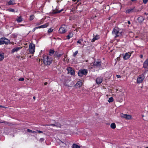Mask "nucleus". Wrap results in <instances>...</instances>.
I'll use <instances>...</instances> for the list:
<instances>
[{
    "label": "nucleus",
    "mask_w": 148,
    "mask_h": 148,
    "mask_svg": "<svg viewBox=\"0 0 148 148\" xmlns=\"http://www.w3.org/2000/svg\"><path fill=\"white\" fill-rule=\"evenodd\" d=\"M43 61L45 64L49 65L52 63V59L50 57L44 55L43 57Z\"/></svg>",
    "instance_id": "f257e3e1"
},
{
    "label": "nucleus",
    "mask_w": 148,
    "mask_h": 148,
    "mask_svg": "<svg viewBox=\"0 0 148 148\" xmlns=\"http://www.w3.org/2000/svg\"><path fill=\"white\" fill-rule=\"evenodd\" d=\"M10 43V41L5 37H2L0 38V45H8Z\"/></svg>",
    "instance_id": "f03ea898"
},
{
    "label": "nucleus",
    "mask_w": 148,
    "mask_h": 148,
    "mask_svg": "<svg viewBox=\"0 0 148 148\" xmlns=\"http://www.w3.org/2000/svg\"><path fill=\"white\" fill-rule=\"evenodd\" d=\"M112 34L114 36L115 38L117 37H121L122 36V32L115 29H114L113 30L112 32Z\"/></svg>",
    "instance_id": "7ed1b4c3"
},
{
    "label": "nucleus",
    "mask_w": 148,
    "mask_h": 148,
    "mask_svg": "<svg viewBox=\"0 0 148 148\" xmlns=\"http://www.w3.org/2000/svg\"><path fill=\"white\" fill-rule=\"evenodd\" d=\"M35 46L33 43L30 44L29 47V52L31 53H34L35 51Z\"/></svg>",
    "instance_id": "20e7f679"
},
{
    "label": "nucleus",
    "mask_w": 148,
    "mask_h": 148,
    "mask_svg": "<svg viewBox=\"0 0 148 148\" xmlns=\"http://www.w3.org/2000/svg\"><path fill=\"white\" fill-rule=\"evenodd\" d=\"M145 78L144 75L142 74L139 76L137 79V82L138 83H141Z\"/></svg>",
    "instance_id": "39448f33"
},
{
    "label": "nucleus",
    "mask_w": 148,
    "mask_h": 148,
    "mask_svg": "<svg viewBox=\"0 0 148 148\" xmlns=\"http://www.w3.org/2000/svg\"><path fill=\"white\" fill-rule=\"evenodd\" d=\"M66 27L65 25H62L59 29V32L61 34H63L65 33L66 31Z\"/></svg>",
    "instance_id": "423d86ee"
},
{
    "label": "nucleus",
    "mask_w": 148,
    "mask_h": 148,
    "mask_svg": "<svg viewBox=\"0 0 148 148\" xmlns=\"http://www.w3.org/2000/svg\"><path fill=\"white\" fill-rule=\"evenodd\" d=\"M143 68L145 69L146 71H148V58L143 63Z\"/></svg>",
    "instance_id": "0eeeda50"
},
{
    "label": "nucleus",
    "mask_w": 148,
    "mask_h": 148,
    "mask_svg": "<svg viewBox=\"0 0 148 148\" xmlns=\"http://www.w3.org/2000/svg\"><path fill=\"white\" fill-rule=\"evenodd\" d=\"M121 116L122 117L124 118L125 119L127 120H130L132 118L131 116L130 115L121 114Z\"/></svg>",
    "instance_id": "6e6552de"
},
{
    "label": "nucleus",
    "mask_w": 148,
    "mask_h": 148,
    "mask_svg": "<svg viewBox=\"0 0 148 148\" xmlns=\"http://www.w3.org/2000/svg\"><path fill=\"white\" fill-rule=\"evenodd\" d=\"M101 62L100 60L97 61H95L93 64V65L95 67H99L101 66Z\"/></svg>",
    "instance_id": "1a4fd4ad"
},
{
    "label": "nucleus",
    "mask_w": 148,
    "mask_h": 148,
    "mask_svg": "<svg viewBox=\"0 0 148 148\" xmlns=\"http://www.w3.org/2000/svg\"><path fill=\"white\" fill-rule=\"evenodd\" d=\"M132 53V52H131V53L128 52L125 53L123 57L124 59L125 60H127L129 58Z\"/></svg>",
    "instance_id": "9d476101"
},
{
    "label": "nucleus",
    "mask_w": 148,
    "mask_h": 148,
    "mask_svg": "<svg viewBox=\"0 0 148 148\" xmlns=\"http://www.w3.org/2000/svg\"><path fill=\"white\" fill-rule=\"evenodd\" d=\"M22 48L21 47H15L11 51V53H14L15 52H17Z\"/></svg>",
    "instance_id": "9b49d317"
},
{
    "label": "nucleus",
    "mask_w": 148,
    "mask_h": 148,
    "mask_svg": "<svg viewBox=\"0 0 148 148\" xmlns=\"http://www.w3.org/2000/svg\"><path fill=\"white\" fill-rule=\"evenodd\" d=\"M67 71L68 73H70L71 75H73L75 73V72L74 71L71 67H69L67 69Z\"/></svg>",
    "instance_id": "f8f14e48"
},
{
    "label": "nucleus",
    "mask_w": 148,
    "mask_h": 148,
    "mask_svg": "<svg viewBox=\"0 0 148 148\" xmlns=\"http://www.w3.org/2000/svg\"><path fill=\"white\" fill-rule=\"evenodd\" d=\"M102 78L101 77H98L97 78L96 80V82L97 84H100L102 82Z\"/></svg>",
    "instance_id": "ddd939ff"
},
{
    "label": "nucleus",
    "mask_w": 148,
    "mask_h": 148,
    "mask_svg": "<svg viewBox=\"0 0 148 148\" xmlns=\"http://www.w3.org/2000/svg\"><path fill=\"white\" fill-rule=\"evenodd\" d=\"M49 25L48 23H47L45 24L37 27L38 29L43 28L49 26Z\"/></svg>",
    "instance_id": "4468645a"
},
{
    "label": "nucleus",
    "mask_w": 148,
    "mask_h": 148,
    "mask_svg": "<svg viewBox=\"0 0 148 148\" xmlns=\"http://www.w3.org/2000/svg\"><path fill=\"white\" fill-rule=\"evenodd\" d=\"M82 80L79 81L77 82L76 84V86L78 87H80L82 86Z\"/></svg>",
    "instance_id": "2eb2a0df"
},
{
    "label": "nucleus",
    "mask_w": 148,
    "mask_h": 148,
    "mask_svg": "<svg viewBox=\"0 0 148 148\" xmlns=\"http://www.w3.org/2000/svg\"><path fill=\"white\" fill-rule=\"evenodd\" d=\"M23 19L21 16H18L17 18H16V20L18 23H20L23 21Z\"/></svg>",
    "instance_id": "dca6fc26"
},
{
    "label": "nucleus",
    "mask_w": 148,
    "mask_h": 148,
    "mask_svg": "<svg viewBox=\"0 0 148 148\" xmlns=\"http://www.w3.org/2000/svg\"><path fill=\"white\" fill-rule=\"evenodd\" d=\"M62 11V9H61L60 10H58L57 9H56V10H53L52 12L53 13V14H56L57 13H59L61 12V11Z\"/></svg>",
    "instance_id": "f3484780"
},
{
    "label": "nucleus",
    "mask_w": 148,
    "mask_h": 148,
    "mask_svg": "<svg viewBox=\"0 0 148 148\" xmlns=\"http://www.w3.org/2000/svg\"><path fill=\"white\" fill-rule=\"evenodd\" d=\"M62 55V54H59L58 52L57 51H56L55 52L54 54V56H55V57H56L57 58H59Z\"/></svg>",
    "instance_id": "a211bd4d"
},
{
    "label": "nucleus",
    "mask_w": 148,
    "mask_h": 148,
    "mask_svg": "<svg viewBox=\"0 0 148 148\" xmlns=\"http://www.w3.org/2000/svg\"><path fill=\"white\" fill-rule=\"evenodd\" d=\"M80 71L83 75H86L87 74V70L84 69Z\"/></svg>",
    "instance_id": "6ab92c4d"
},
{
    "label": "nucleus",
    "mask_w": 148,
    "mask_h": 148,
    "mask_svg": "<svg viewBox=\"0 0 148 148\" xmlns=\"http://www.w3.org/2000/svg\"><path fill=\"white\" fill-rule=\"evenodd\" d=\"M73 35V32H71L69 33V34L67 36V38L69 39L71 38L72 37Z\"/></svg>",
    "instance_id": "aec40b11"
},
{
    "label": "nucleus",
    "mask_w": 148,
    "mask_h": 148,
    "mask_svg": "<svg viewBox=\"0 0 148 148\" xmlns=\"http://www.w3.org/2000/svg\"><path fill=\"white\" fill-rule=\"evenodd\" d=\"M99 36L98 35H97L95 36L92 39L91 41L92 42H94L95 40L99 39Z\"/></svg>",
    "instance_id": "412c9836"
},
{
    "label": "nucleus",
    "mask_w": 148,
    "mask_h": 148,
    "mask_svg": "<svg viewBox=\"0 0 148 148\" xmlns=\"http://www.w3.org/2000/svg\"><path fill=\"white\" fill-rule=\"evenodd\" d=\"M54 52H55V51L53 49H50L49 51V55H50V56H52Z\"/></svg>",
    "instance_id": "4be33fe9"
},
{
    "label": "nucleus",
    "mask_w": 148,
    "mask_h": 148,
    "mask_svg": "<svg viewBox=\"0 0 148 148\" xmlns=\"http://www.w3.org/2000/svg\"><path fill=\"white\" fill-rule=\"evenodd\" d=\"M4 58L3 53L0 52V60H2Z\"/></svg>",
    "instance_id": "5701e85b"
},
{
    "label": "nucleus",
    "mask_w": 148,
    "mask_h": 148,
    "mask_svg": "<svg viewBox=\"0 0 148 148\" xmlns=\"http://www.w3.org/2000/svg\"><path fill=\"white\" fill-rule=\"evenodd\" d=\"M8 4L10 5H13L15 4L14 0H11L8 2Z\"/></svg>",
    "instance_id": "b1692460"
},
{
    "label": "nucleus",
    "mask_w": 148,
    "mask_h": 148,
    "mask_svg": "<svg viewBox=\"0 0 148 148\" xmlns=\"http://www.w3.org/2000/svg\"><path fill=\"white\" fill-rule=\"evenodd\" d=\"M111 128L113 129H114L116 128V126L115 123H112L110 125Z\"/></svg>",
    "instance_id": "393cba45"
},
{
    "label": "nucleus",
    "mask_w": 148,
    "mask_h": 148,
    "mask_svg": "<svg viewBox=\"0 0 148 148\" xmlns=\"http://www.w3.org/2000/svg\"><path fill=\"white\" fill-rule=\"evenodd\" d=\"M72 148H80V146H79L75 144H74L73 145Z\"/></svg>",
    "instance_id": "a878e982"
},
{
    "label": "nucleus",
    "mask_w": 148,
    "mask_h": 148,
    "mask_svg": "<svg viewBox=\"0 0 148 148\" xmlns=\"http://www.w3.org/2000/svg\"><path fill=\"white\" fill-rule=\"evenodd\" d=\"M133 9L132 8H130L127 10H126V13H129L130 12H132L133 11Z\"/></svg>",
    "instance_id": "bb28decb"
},
{
    "label": "nucleus",
    "mask_w": 148,
    "mask_h": 148,
    "mask_svg": "<svg viewBox=\"0 0 148 148\" xmlns=\"http://www.w3.org/2000/svg\"><path fill=\"white\" fill-rule=\"evenodd\" d=\"M55 126L57 127H60L61 126V125L60 123L58 122L55 123Z\"/></svg>",
    "instance_id": "cd10ccee"
},
{
    "label": "nucleus",
    "mask_w": 148,
    "mask_h": 148,
    "mask_svg": "<svg viewBox=\"0 0 148 148\" xmlns=\"http://www.w3.org/2000/svg\"><path fill=\"white\" fill-rule=\"evenodd\" d=\"M83 41V40L82 39H80L77 41V43H79L82 45V42Z\"/></svg>",
    "instance_id": "c85d7f7f"
},
{
    "label": "nucleus",
    "mask_w": 148,
    "mask_h": 148,
    "mask_svg": "<svg viewBox=\"0 0 148 148\" xmlns=\"http://www.w3.org/2000/svg\"><path fill=\"white\" fill-rule=\"evenodd\" d=\"M113 100H114L113 98L111 97L109 98L108 101L110 103L113 102Z\"/></svg>",
    "instance_id": "c756f323"
},
{
    "label": "nucleus",
    "mask_w": 148,
    "mask_h": 148,
    "mask_svg": "<svg viewBox=\"0 0 148 148\" xmlns=\"http://www.w3.org/2000/svg\"><path fill=\"white\" fill-rule=\"evenodd\" d=\"M34 18V16L33 15H31L30 16L29 20L30 21H32V20H33Z\"/></svg>",
    "instance_id": "7c9ffc66"
},
{
    "label": "nucleus",
    "mask_w": 148,
    "mask_h": 148,
    "mask_svg": "<svg viewBox=\"0 0 148 148\" xmlns=\"http://www.w3.org/2000/svg\"><path fill=\"white\" fill-rule=\"evenodd\" d=\"M27 132H32L33 133H36V132L35 131L31 130L29 129L27 130Z\"/></svg>",
    "instance_id": "2f4dec72"
},
{
    "label": "nucleus",
    "mask_w": 148,
    "mask_h": 148,
    "mask_svg": "<svg viewBox=\"0 0 148 148\" xmlns=\"http://www.w3.org/2000/svg\"><path fill=\"white\" fill-rule=\"evenodd\" d=\"M53 30V29H52L51 28H50L48 29V32L49 33H50L52 32Z\"/></svg>",
    "instance_id": "473e14b6"
},
{
    "label": "nucleus",
    "mask_w": 148,
    "mask_h": 148,
    "mask_svg": "<svg viewBox=\"0 0 148 148\" xmlns=\"http://www.w3.org/2000/svg\"><path fill=\"white\" fill-rule=\"evenodd\" d=\"M78 75L79 76H82L83 74L81 72L80 70H79L78 73Z\"/></svg>",
    "instance_id": "72a5a7b5"
},
{
    "label": "nucleus",
    "mask_w": 148,
    "mask_h": 148,
    "mask_svg": "<svg viewBox=\"0 0 148 148\" xmlns=\"http://www.w3.org/2000/svg\"><path fill=\"white\" fill-rule=\"evenodd\" d=\"M78 53V51H76L73 54V56H75L77 55V54Z\"/></svg>",
    "instance_id": "f704fd0d"
},
{
    "label": "nucleus",
    "mask_w": 148,
    "mask_h": 148,
    "mask_svg": "<svg viewBox=\"0 0 148 148\" xmlns=\"http://www.w3.org/2000/svg\"><path fill=\"white\" fill-rule=\"evenodd\" d=\"M138 20H141V21H143V18L142 17H139L138 18Z\"/></svg>",
    "instance_id": "c9c22d12"
},
{
    "label": "nucleus",
    "mask_w": 148,
    "mask_h": 148,
    "mask_svg": "<svg viewBox=\"0 0 148 148\" xmlns=\"http://www.w3.org/2000/svg\"><path fill=\"white\" fill-rule=\"evenodd\" d=\"M145 111L148 112V106H147L145 107Z\"/></svg>",
    "instance_id": "e433bc0d"
},
{
    "label": "nucleus",
    "mask_w": 148,
    "mask_h": 148,
    "mask_svg": "<svg viewBox=\"0 0 148 148\" xmlns=\"http://www.w3.org/2000/svg\"><path fill=\"white\" fill-rule=\"evenodd\" d=\"M9 11L11 12H14V10L13 9L10 8L9 9Z\"/></svg>",
    "instance_id": "4c0bfd02"
},
{
    "label": "nucleus",
    "mask_w": 148,
    "mask_h": 148,
    "mask_svg": "<svg viewBox=\"0 0 148 148\" xmlns=\"http://www.w3.org/2000/svg\"><path fill=\"white\" fill-rule=\"evenodd\" d=\"M46 125L47 126H55V123L54 124H50V125Z\"/></svg>",
    "instance_id": "58836bf2"
},
{
    "label": "nucleus",
    "mask_w": 148,
    "mask_h": 148,
    "mask_svg": "<svg viewBox=\"0 0 148 148\" xmlns=\"http://www.w3.org/2000/svg\"><path fill=\"white\" fill-rule=\"evenodd\" d=\"M38 27H34V28L32 30V31L33 32H34L35 30L36 29H38Z\"/></svg>",
    "instance_id": "ea45409f"
},
{
    "label": "nucleus",
    "mask_w": 148,
    "mask_h": 148,
    "mask_svg": "<svg viewBox=\"0 0 148 148\" xmlns=\"http://www.w3.org/2000/svg\"><path fill=\"white\" fill-rule=\"evenodd\" d=\"M148 1V0H143V2L145 4Z\"/></svg>",
    "instance_id": "a19ab883"
},
{
    "label": "nucleus",
    "mask_w": 148,
    "mask_h": 148,
    "mask_svg": "<svg viewBox=\"0 0 148 148\" xmlns=\"http://www.w3.org/2000/svg\"><path fill=\"white\" fill-rule=\"evenodd\" d=\"M24 80V79L23 78H20L19 79V81H23Z\"/></svg>",
    "instance_id": "79ce46f5"
},
{
    "label": "nucleus",
    "mask_w": 148,
    "mask_h": 148,
    "mask_svg": "<svg viewBox=\"0 0 148 148\" xmlns=\"http://www.w3.org/2000/svg\"><path fill=\"white\" fill-rule=\"evenodd\" d=\"M116 77L118 78H120L121 77V76L119 75H117Z\"/></svg>",
    "instance_id": "37998d69"
},
{
    "label": "nucleus",
    "mask_w": 148,
    "mask_h": 148,
    "mask_svg": "<svg viewBox=\"0 0 148 148\" xmlns=\"http://www.w3.org/2000/svg\"><path fill=\"white\" fill-rule=\"evenodd\" d=\"M38 132L40 133H43V132L42 131H38Z\"/></svg>",
    "instance_id": "c03bdc74"
},
{
    "label": "nucleus",
    "mask_w": 148,
    "mask_h": 148,
    "mask_svg": "<svg viewBox=\"0 0 148 148\" xmlns=\"http://www.w3.org/2000/svg\"><path fill=\"white\" fill-rule=\"evenodd\" d=\"M40 140L41 141H43L44 140V139L43 138H41L40 139Z\"/></svg>",
    "instance_id": "a18cd8bd"
},
{
    "label": "nucleus",
    "mask_w": 148,
    "mask_h": 148,
    "mask_svg": "<svg viewBox=\"0 0 148 148\" xmlns=\"http://www.w3.org/2000/svg\"><path fill=\"white\" fill-rule=\"evenodd\" d=\"M41 24V23H36V25H40Z\"/></svg>",
    "instance_id": "49530a36"
},
{
    "label": "nucleus",
    "mask_w": 148,
    "mask_h": 148,
    "mask_svg": "<svg viewBox=\"0 0 148 148\" xmlns=\"http://www.w3.org/2000/svg\"><path fill=\"white\" fill-rule=\"evenodd\" d=\"M24 25L23 24H20L19 25V26H24Z\"/></svg>",
    "instance_id": "de8ad7c7"
},
{
    "label": "nucleus",
    "mask_w": 148,
    "mask_h": 148,
    "mask_svg": "<svg viewBox=\"0 0 148 148\" xmlns=\"http://www.w3.org/2000/svg\"><path fill=\"white\" fill-rule=\"evenodd\" d=\"M127 23L129 24H131L130 22V21H127Z\"/></svg>",
    "instance_id": "09e8293b"
},
{
    "label": "nucleus",
    "mask_w": 148,
    "mask_h": 148,
    "mask_svg": "<svg viewBox=\"0 0 148 148\" xmlns=\"http://www.w3.org/2000/svg\"><path fill=\"white\" fill-rule=\"evenodd\" d=\"M47 84V82H45L44 84V85H46Z\"/></svg>",
    "instance_id": "8fccbe9b"
},
{
    "label": "nucleus",
    "mask_w": 148,
    "mask_h": 148,
    "mask_svg": "<svg viewBox=\"0 0 148 148\" xmlns=\"http://www.w3.org/2000/svg\"><path fill=\"white\" fill-rule=\"evenodd\" d=\"M140 58H143V55H141L140 56Z\"/></svg>",
    "instance_id": "3c124183"
},
{
    "label": "nucleus",
    "mask_w": 148,
    "mask_h": 148,
    "mask_svg": "<svg viewBox=\"0 0 148 148\" xmlns=\"http://www.w3.org/2000/svg\"><path fill=\"white\" fill-rule=\"evenodd\" d=\"M0 107L1 108H4L5 107L2 106H0Z\"/></svg>",
    "instance_id": "603ef678"
},
{
    "label": "nucleus",
    "mask_w": 148,
    "mask_h": 148,
    "mask_svg": "<svg viewBox=\"0 0 148 148\" xmlns=\"http://www.w3.org/2000/svg\"><path fill=\"white\" fill-rule=\"evenodd\" d=\"M81 0H77L76 1H77V2H79V1H80Z\"/></svg>",
    "instance_id": "864d4df0"
},
{
    "label": "nucleus",
    "mask_w": 148,
    "mask_h": 148,
    "mask_svg": "<svg viewBox=\"0 0 148 148\" xmlns=\"http://www.w3.org/2000/svg\"><path fill=\"white\" fill-rule=\"evenodd\" d=\"M73 1H76L77 0H72Z\"/></svg>",
    "instance_id": "5fc2aeb1"
},
{
    "label": "nucleus",
    "mask_w": 148,
    "mask_h": 148,
    "mask_svg": "<svg viewBox=\"0 0 148 148\" xmlns=\"http://www.w3.org/2000/svg\"><path fill=\"white\" fill-rule=\"evenodd\" d=\"M33 98L34 99H35V97H34Z\"/></svg>",
    "instance_id": "6e6d98bb"
},
{
    "label": "nucleus",
    "mask_w": 148,
    "mask_h": 148,
    "mask_svg": "<svg viewBox=\"0 0 148 148\" xmlns=\"http://www.w3.org/2000/svg\"><path fill=\"white\" fill-rule=\"evenodd\" d=\"M11 43L12 44H14V42H12V43Z\"/></svg>",
    "instance_id": "4d7b16f0"
},
{
    "label": "nucleus",
    "mask_w": 148,
    "mask_h": 148,
    "mask_svg": "<svg viewBox=\"0 0 148 148\" xmlns=\"http://www.w3.org/2000/svg\"><path fill=\"white\" fill-rule=\"evenodd\" d=\"M83 45V46H82V47H83L84 46V44H83V45Z\"/></svg>",
    "instance_id": "13d9d810"
},
{
    "label": "nucleus",
    "mask_w": 148,
    "mask_h": 148,
    "mask_svg": "<svg viewBox=\"0 0 148 148\" xmlns=\"http://www.w3.org/2000/svg\"><path fill=\"white\" fill-rule=\"evenodd\" d=\"M132 0V1H134L135 0Z\"/></svg>",
    "instance_id": "bf43d9fd"
},
{
    "label": "nucleus",
    "mask_w": 148,
    "mask_h": 148,
    "mask_svg": "<svg viewBox=\"0 0 148 148\" xmlns=\"http://www.w3.org/2000/svg\"><path fill=\"white\" fill-rule=\"evenodd\" d=\"M142 116H143V117L144 116L143 115H142Z\"/></svg>",
    "instance_id": "052dcab7"
},
{
    "label": "nucleus",
    "mask_w": 148,
    "mask_h": 148,
    "mask_svg": "<svg viewBox=\"0 0 148 148\" xmlns=\"http://www.w3.org/2000/svg\"><path fill=\"white\" fill-rule=\"evenodd\" d=\"M91 68L92 69V68H93V67H91Z\"/></svg>",
    "instance_id": "680f3d73"
},
{
    "label": "nucleus",
    "mask_w": 148,
    "mask_h": 148,
    "mask_svg": "<svg viewBox=\"0 0 148 148\" xmlns=\"http://www.w3.org/2000/svg\"><path fill=\"white\" fill-rule=\"evenodd\" d=\"M31 57V56H30V57Z\"/></svg>",
    "instance_id": "e2e57ef3"
},
{
    "label": "nucleus",
    "mask_w": 148,
    "mask_h": 148,
    "mask_svg": "<svg viewBox=\"0 0 148 148\" xmlns=\"http://www.w3.org/2000/svg\"><path fill=\"white\" fill-rule=\"evenodd\" d=\"M147 148H148V147H147Z\"/></svg>",
    "instance_id": "0e129e2a"
}]
</instances>
